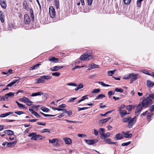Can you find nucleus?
Listing matches in <instances>:
<instances>
[{"label":"nucleus","mask_w":154,"mask_h":154,"mask_svg":"<svg viewBox=\"0 0 154 154\" xmlns=\"http://www.w3.org/2000/svg\"><path fill=\"white\" fill-rule=\"evenodd\" d=\"M154 100V94H150L148 97L146 98H143L141 102L138 104L136 110V115L140 112L143 107L146 108L148 107L152 104V102Z\"/></svg>","instance_id":"1"},{"label":"nucleus","mask_w":154,"mask_h":154,"mask_svg":"<svg viewBox=\"0 0 154 154\" xmlns=\"http://www.w3.org/2000/svg\"><path fill=\"white\" fill-rule=\"evenodd\" d=\"M122 121L123 122H128L127 127L129 128L132 127L136 121V118L135 116L132 118L131 117L124 118L122 119Z\"/></svg>","instance_id":"2"},{"label":"nucleus","mask_w":154,"mask_h":154,"mask_svg":"<svg viewBox=\"0 0 154 154\" xmlns=\"http://www.w3.org/2000/svg\"><path fill=\"white\" fill-rule=\"evenodd\" d=\"M93 58L91 54L90 53H85L84 55H82L80 57V59L82 60H90Z\"/></svg>","instance_id":"3"},{"label":"nucleus","mask_w":154,"mask_h":154,"mask_svg":"<svg viewBox=\"0 0 154 154\" xmlns=\"http://www.w3.org/2000/svg\"><path fill=\"white\" fill-rule=\"evenodd\" d=\"M20 100L22 102L26 103L28 106L31 105L32 103V102L29 98L25 97H23L22 98H20Z\"/></svg>","instance_id":"4"},{"label":"nucleus","mask_w":154,"mask_h":154,"mask_svg":"<svg viewBox=\"0 0 154 154\" xmlns=\"http://www.w3.org/2000/svg\"><path fill=\"white\" fill-rule=\"evenodd\" d=\"M49 13L51 17L54 18L55 17V9L52 7H50L49 9Z\"/></svg>","instance_id":"5"},{"label":"nucleus","mask_w":154,"mask_h":154,"mask_svg":"<svg viewBox=\"0 0 154 154\" xmlns=\"http://www.w3.org/2000/svg\"><path fill=\"white\" fill-rule=\"evenodd\" d=\"M98 140L97 139L93 140H85V141L86 143L88 145H92L97 142Z\"/></svg>","instance_id":"6"},{"label":"nucleus","mask_w":154,"mask_h":154,"mask_svg":"<svg viewBox=\"0 0 154 154\" xmlns=\"http://www.w3.org/2000/svg\"><path fill=\"white\" fill-rule=\"evenodd\" d=\"M31 19L28 14H26L24 16V22L26 24H29L30 22Z\"/></svg>","instance_id":"7"},{"label":"nucleus","mask_w":154,"mask_h":154,"mask_svg":"<svg viewBox=\"0 0 154 154\" xmlns=\"http://www.w3.org/2000/svg\"><path fill=\"white\" fill-rule=\"evenodd\" d=\"M49 141L50 143H51L54 146H57L58 144V140L57 139L49 140Z\"/></svg>","instance_id":"8"},{"label":"nucleus","mask_w":154,"mask_h":154,"mask_svg":"<svg viewBox=\"0 0 154 154\" xmlns=\"http://www.w3.org/2000/svg\"><path fill=\"white\" fill-rule=\"evenodd\" d=\"M123 138V136H122L121 134L120 133H118L114 137V139L116 140H120L122 139Z\"/></svg>","instance_id":"9"},{"label":"nucleus","mask_w":154,"mask_h":154,"mask_svg":"<svg viewBox=\"0 0 154 154\" xmlns=\"http://www.w3.org/2000/svg\"><path fill=\"white\" fill-rule=\"evenodd\" d=\"M36 80H37V83H44L45 81V80H44L43 76L36 79Z\"/></svg>","instance_id":"10"},{"label":"nucleus","mask_w":154,"mask_h":154,"mask_svg":"<svg viewBox=\"0 0 154 154\" xmlns=\"http://www.w3.org/2000/svg\"><path fill=\"white\" fill-rule=\"evenodd\" d=\"M36 134L35 133H32L30 134L28 137H31V139L33 140H36Z\"/></svg>","instance_id":"11"},{"label":"nucleus","mask_w":154,"mask_h":154,"mask_svg":"<svg viewBox=\"0 0 154 154\" xmlns=\"http://www.w3.org/2000/svg\"><path fill=\"white\" fill-rule=\"evenodd\" d=\"M14 93L10 92L6 94L5 95V97L6 99H8L9 97H12L14 96Z\"/></svg>","instance_id":"12"},{"label":"nucleus","mask_w":154,"mask_h":154,"mask_svg":"<svg viewBox=\"0 0 154 154\" xmlns=\"http://www.w3.org/2000/svg\"><path fill=\"white\" fill-rule=\"evenodd\" d=\"M0 4L2 7L3 8H5L6 7L7 5L4 0H0Z\"/></svg>","instance_id":"13"},{"label":"nucleus","mask_w":154,"mask_h":154,"mask_svg":"<svg viewBox=\"0 0 154 154\" xmlns=\"http://www.w3.org/2000/svg\"><path fill=\"white\" fill-rule=\"evenodd\" d=\"M146 82L148 87H152L154 85V83L149 80H147Z\"/></svg>","instance_id":"14"},{"label":"nucleus","mask_w":154,"mask_h":154,"mask_svg":"<svg viewBox=\"0 0 154 154\" xmlns=\"http://www.w3.org/2000/svg\"><path fill=\"white\" fill-rule=\"evenodd\" d=\"M43 94L44 93L43 92L40 91L38 92L33 93L32 94L31 96L32 97H34L37 96H40L41 95H43Z\"/></svg>","instance_id":"15"},{"label":"nucleus","mask_w":154,"mask_h":154,"mask_svg":"<svg viewBox=\"0 0 154 154\" xmlns=\"http://www.w3.org/2000/svg\"><path fill=\"white\" fill-rule=\"evenodd\" d=\"M4 132L9 135H13L14 134V132L11 130H6L4 131Z\"/></svg>","instance_id":"16"},{"label":"nucleus","mask_w":154,"mask_h":154,"mask_svg":"<svg viewBox=\"0 0 154 154\" xmlns=\"http://www.w3.org/2000/svg\"><path fill=\"white\" fill-rule=\"evenodd\" d=\"M131 79H133L135 81L138 78L137 74L131 73Z\"/></svg>","instance_id":"17"},{"label":"nucleus","mask_w":154,"mask_h":154,"mask_svg":"<svg viewBox=\"0 0 154 154\" xmlns=\"http://www.w3.org/2000/svg\"><path fill=\"white\" fill-rule=\"evenodd\" d=\"M29 110L31 112L32 114L34 115L37 118H39L40 117L39 115L36 112L34 111L32 109H29Z\"/></svg>","instance_id":"18"},{"label":"nucleus","mask_w":154,"mask_h":154,"mask_svg":"<svg viewBox=\"0 0 154 154\" xmlns=\"http://www.w3.org/2000/svg\"><path fill=\"white\" fill-rule=\"evenodd\" d=\"M122 133L125 135V137L126 138H131L132 135V134H129L128 133L125 132L124 131L122 132Z\"/></svg>","instance_id":"19"},{"label":"nucleus","mask_w":154,"mask_h":154,"mask_svg":"<svg viewBox=\"0 0 154 154\" xmlns=\"http://www.w3.org/2000/svg\"><path fill=\"white\" fill-rule=\"evenodd\" d=\"M4 15L2 11H0V19L1 22L3 23L4 22Z\"/></svg>","instance_id":"20"},{"label":"nucleus","mask_w":154,"mask_h":154,"mask_svg":"<svg viewBox=\"0 0 154 154\" xmlns=\"http://www.w3.org/2000/svg\"><path fill=\"white\" fill-rule=\"evenodd\" d=\"M13 114V112H8L2 114L0 115V117H4L6 116H8L10 115L11 114Z\"/></svg>","instance_id":"21"},{"label":"nucleus","mask_w":154,"mask_h":154,"mask_svg":"<svg viewBox=\"0 0 154 154\" xmlns=\"http://www.w3.org/2000/svg\"><path fill=\"white\" fill-rule=\"evenodd\" d=\"M65 143L66 144H69L72 143V141L69 138H64Z\"/></svg>","instance_id":"22"},{"label":"nucleus","mask_w":154,"mask_h":154,"mask_svg":"<svg viewBox=\"0 0 154 154\" xmlns=\"http://www.w3.org/2000/svg\"><path fill=\"white\" fill-rule=\"evenodd\" d=\"M40 65V64H36V65H35L33 66H32L30 68V70H32L33 69H36L39 67V66Z\"/></svg>","instance_id":"23"},{"label":"nucleus","mask_w":154,"mask_h":154,"mask_svg":"<svg viewBox=\"0 0 154 154\" xmlns=\"http://www.w3.org/2000/svg\"><path fill=\"white\" fill-rule=\"evenodd\" d=\"M23 8L27 10H28L29 8H28V5L26 1H24L23 3Z\"/></svg>","instance_id":"24"},{"label":"nucleus","mask_w":154,"mask_h":154,"mask_svg":"<svg viewBox=\"0 0 154 154\" xmlns=\"http://www.w3.org/2000/svg\"><path fill=\"white\" fill-rule=\"evenodd\" d=\"M110 119L111 118L109 117L106 119L101 120L100 122V123L102 124L105 123L106 122H107L108 121H109Z\"/></svg>","instance_id":"25"},{"label":"nucleus","mask_w":154,"mask_h":154,"mask_svg":"<svg viewBox=\"0 0 154 154\" xmlns=\"http://www.w3.org/2000/svg\"><path fill=\"white\" fill-rule=\"evenodd\" d=\"M16 103L17 104L18 107L21 109H24L26 108V106L25 105H23L21 103H20L17 101H16Z\"/></svg>","instance_id":"26"},{"label":"nucleus","mask_w":154,"mask_h":154,"mask_svg":"<svg viewBox=\"0 0 154 154\" xmlns=\"http://www.w3.org/2000/svg\"><path fill=\"white\" fill-rule=\"evenodd\" d=\"M17 143V141H14L12 142H8L7 146L8 147H11L12 145H15Z\"/></svg>","instance_id":"27"},{"label":"nucleus","mask_w":154,"mask_h":154,"mask_svg":"<svg viewBox=\"0 0 154 154\" xmlns=\"http://www.w3.org/2000/svg\"><path fill=\"white\" fill-rule=\"evenodd\" d=\"M105 97V96L104 94H101L98 95L97 96V98L95 99V100L100 99Z\"/></svg>","instance_id":"28"},{"label":"nucleus","mask_w":154,"mask_h":154,"mask_svg":"<svg viewBox=\"0 0 154 154\" xmlns=\"http://www.w3.org/2000/svg\"><path fill=\"white\" fill-rule=\"evenodd\" d=\"M127 112L125 110H123V111H121L120 114L122 117H123L125 116L127 114Z\"/></svg>","instance_id":"29"},{"label":"nucleus","mask_w":154,"mask_h":154,"mask_svg":"<svg viewBox=\"0 0 154 154\" xmlns=\"http://www.w3.org/2000/svg\"><path fill=\"white\" fill-rule=\"evenodd\" d=\"M58 60V58H55L54 57H53L51 58L49 60L50 61L54 63H57V60Z\"/></svg>","instance_id":"30"},{"label":"nucleus","mask_w":154,"mask_h":154,"mask_svg":"<svg viewBox=\"0 0 154 154\" xmlns=\"http://www.w3.org/2000/svg\"><path fill=\"white\" fill-rule=\"evenodd\" d=\"M41 109L43 111L45 112H48L50 111L49 109L44 107H42Z\"/></svg>","instance_id":"31"},{"label":"nucleus","mask_w":154,"mask_h":154,"mask_svg":"<svg viewBox=\"0 0 154 154\" xmlns=\"http://www.w3.org/2000/svg\"><path fill=\"white\" fill-rule=\"evenodd\" d=\"M116 70L115 69L113 70L110 71L108 72V74L109 76H112L113 74L116 71Z\"/></svg>","instance_id":"32"},{"label":"nucleus","mask_w":154,"mask_h":154,"mask_svg":"<svg viewBox=\"0 0 154 154\" xmlns=\"http://www.w3.org/2000/svg\"><path fill=\"white\" fill-rule=\"evenodd\" d=\"M131 73L125 75L124 76L123 78L125 79H130L131 78Z\"/></svg>","instance_id":"33"},{"label":"nucleus","mask_w":154,"mask_h":154,"mask_svg":"<svg viewBox=\"0 0 154 154\" xmlns=\"http://www.w3.org/2000/svg\"><path fill=\"white\" fill-rule=\"evenodd\" d=\"M52 108L54 110H58L59 111H63L64 112V111H66V109H59V108H55L54 107H53Z\"/></svg>","instance_id":"34"},{"label":"nucleus","mask_w":154,"mask_h":154,"mask_svg":"<svg viewBox=\"0 0 154 154\" xmlns=\"http://www.w3.org/2000/svg\"><path fill=\"white\" fill-rule=\"evenodd\" d=\"M100 91V89L99 88L95 89L91 91L92 93H97Z\"/></svg>","instance_id":"35"},{"label":"nucleus","mask_w":154,"mask_h":154,"mask_svg":"<svg viewBox=\"0 0 154 154\" xmlns=\"http://www.w3.org/2000/svg\"><path fill=\"white\" fill-rule=\"evenodd\" d=\"M17 79L13 80L12 81V82H11L12 83V84H13V85L14 84H15L16 83H17H17L19 82V81L20 80V78L19 77H17Z\"/></svg>","instance_id":"36"},{"label":"nucleus","mask_w":154,"mask_h":154,"mask_svg":"<svg viewBox=\"0 0 154 154\" xmlns=\"http://www.w3.org/2000/svg\"><path fill=\"white\" fill-rule=\"evenodd\" d=\"M58 66H56L52 67L51 68V69L53 71H55L58 70Z\"/></svg>","instance_id":"37"},{"label":"nucleus","mask_w":154,"mask_h":154,"mask_svg":"<svg viewBox=\"0 0 154 154\" xmlns=\"http://www.w3.org/2000/svg\"><path fill=\"white\" fill-rule=\"evenodd\" d=\"M98 83L99 84L103 86L108 87L110 86V85H109L106 84L102 82H99Z\"/></svg>","instance_id":"38"},{"label":"nucleus","mask_w":154,"mask_h":154,"mask_svg":"<svg viewBox=\"0 0 154 154\" xmlns=\"http://www.w3.org/2000/svg\"><path fill=\"white\" fill-rule=\"evenodd\" d=\"M105 131V129L103 128H100L99 131L100 134L102 135L104 133Z\"/></svg>","instance_id":"39"},{"label":"nucleus","mask_w":154,"mask_h":154,"mask_svg":"<svg viewBox=\"0 0 154 154\" xmlns=\"http://www.w3.org/2000/svg\"><path fill=\"white\" fill-rule=\"evenodd\" d=\"M43 77L44 78V80H45V79L47 80H48L50 79L51 78L50 76L47 75H43Z\"/></svg>","instance_id":"40"},{"label":"nucleus","mask_w":154,"mask_h":154,"mask_svg":"<svg viewBox=\"0 0 154 154\" xmlns=\"http://www.w3.org/2000/svg\"><path fill=\"white\" fill-rule=\"evenodd\" d=\"M78 137L82 138H86L87 137L86 135L83 134H79L78 135Z\"/></svg>","instance_id":"41"},{"label":"nucleus","mask_w":154,"mask_h":154,"mask_svg":"<svg viewBox=\"0 0 154 154\" xmlns=\"http://www.w3.org/2000/svg\"><path fill=\"white\" fill-rule=\"evenodd\" d=\"M54 1L56 8H58L59 6V2L58 0H54Z\"/></svg>","instance_id":"42"},{"label":"nucleus","mask_w":154,"mask_h":154,"mask_svg":"<svg viewBox=\"0 0 154 154\" xmlns=\"http://www.w3.org/2000/svg\"><path fill=\"white\" fill-rule=\"evenodd\" d=\"M126 109L128 111H131L132 110V106L129 105L127 106Z\"/></svg>","instance_id":"43"},{"label":"nucleus","mask_w":154,"mask_h":154,"mask_svg":"<svg viewBox=\"0 0 154 154\" xmlns=\"http://www.w3.org/2000/svg\"><path fill=\"white\" fill-rule=\"evenodd\" d=\"M115 91L117 92H123V90L122 88H116L115 89Z\"/></svg>","instance_id":"44"},{"label":"nucleus","mask_w":154,"mask_h":154,"mask_svg":"<svg viewBox=\"0 0 154 154\" xmlns=\"http://www.w3.org/2000/svg\"><path fill=\"white\" fill-rule=\"evenodd\" d=\"M52 75L53 76H58L60 75V73L59 72H55L53 73L52 74Z\"/></svg>","instance_id":"45"},{"label":"nucleus","mask_w":154,"mask_h":154,"mask_svg":"<svg viewBox=\"0 0 154 154\" xmlns=\"http://www.w3.org/2000/svg\"><path fill=\"white\" fill-rule=\"evenodd\" d=\"M67 85L68 86H73L75 87H76L77 86V85L76 84L72 83H67Z\"/></svg>","instance_id":"46"},{"label":"nucleus","mask_w":154,"mask_h":154,"mask_svg":"<svg viewBox=\"0 0 154 154\" xmlns=\"http://www.w3.org/2000/svg\"><path fill=\"white\" fill-rule=\"evenodd\" d=\"M105 141L106 143H108L109 144H112L111 143H112V141H111V140L109 138L105 139Z\"/></svg>","instance_id":"47"},{"label":"nucleus","mask_w":154,"mask_h":154,"mask_svg":"<svg viewBox=\"0 0 154 154\" xmlns=\"http://www.w3.org/2000/svg\"><path fill=\"white\" fill-rule=\"evenodd\" d=\"M131 0H123L124 3L125 5H128L129 4Z\"/></svg>","instance_id":"48"},{"label":"nucleus","mask_w":154,"mask_h":154,"mask_svg":"<svg viewBox=\"0 0 154 154\" xmlns=\"http://www.w3.org/2000/svg\"><path fill=\"white\" fill-rule=\"evenodd\" d=\"M131 143V142L129 141V142H128L122 143V146H128V145H129V144H130V143Z\"/></svg>","instance_id":"49"},{"label":"nucleus","mask_w":154,"mask_h":154,"mask_svg":"<svg viewBox=\"0 0 154 154\" xmlns=\"http://www.w3.org/2000/svg\"><path fill=\"white\" fill-rule=\"evenodd\" d=\"M30 13H31V17L32 18V20H33L34 19V15H33V11H32V9H30Z\"/></svg>","instance_id":"50"},{"label":"nucleus","mask_w":154,"mask_h":154,"mask_svg":"<svg viewBox=\"0 0 154 154\" xmlns=\"http://www.w3.org/2000/svg\"><path fill=\"white\" fill-rule=\"evenodd\" d=\"M149 110L151 112H152L154 110V105H152L149 107Z\"/></svg>","instance_id":"51"},{"label":"nucleus","mask_w":154,"mask_h":154,"mask_svg":"<svg viewBox=\"0 0 154 154\" xmlns=\"http://www.w3.org/2000/svg\"><path fill=\"white\" fill-rule=\"evenodd\" d=\"M64 112L67 113L69 116L71 115L72 114V112L71 111H67L66 109V111H64Z\"/></svg>","instance_id":"52"},{"label":"nucleus","mask_w":154,"mask_h":154,"mask_svg":"<svg viewBox=\"0 0 154 154\" xmlns=\"http://www.w3.org/2000/svg\"><path fill=\"white\" fill-rule=\"evenodd\" d=\"M43 130V131H42V133H44L46 132L50 133V130L48 129H44Z\"/></svg>","instance_id":"53"},{"label":"nucleus","mask_w":154,"mask_h":154,"mask_svg":"<svg viewBox=\"0 0 154 154\" xmlns=\"http://www.w3.org/2000/svg\"><path fill=\"white\" fill-rule=\"evenodd\" d=\"M15 113L18 115H20L24 113V112L22 111H18L15 112Z\"/></svg>","instance_id":"54"},{"label":"nucleus","mask_w":154,"mask_h":154,"mask_svg":"<svg viewBox=\"0 0 154 154\" xmlns=\"http://www.w3.org/2000/svg\"><path fill=\"white\" fill-rule=\"evenodd\" d=\"M42 136L40 135H36V140L39 139H42Z\"/></svg>","instance_id":"55"},{"label":"nucleus","mask_w":154,"mask_h":154,"mask_svg":"<svg viewBox=\"0 0 154 154\" xmlns=\"http://www.w3.org/2000/svg\"><path fill=\"white\" fill-rule=\"evenodd\" d=\"M88 107H84L81 108H79L78 109V111H80L81 110H85L86 109H87L88 108Z\"/></svg>","instance_id":"56"},{"label":"nucleus","mask_w":154,"mask_h":154,"mask_svg":"<svg viewBox=\"0 0 154 154\" xmlns=\"http://www.w3.org/2000/svg\"><path fill=\"white\" fill-rule=\"evenodd\" d=\"M43 115L45 117H53L54 116L56 115H49V114H43Z\"/></svg>","instance_id":"57"},{"label":"nucleus","mask_w":154,"mask_h":154,"mask_svg":"<svg viewBox=\"0 0 154 154\" xmlns=\"http://www.w3.org/2000/svg\"><path fill=\"white\" fill-rule=\"evenodd\" d=\"M66 106V105L64 104H63L61 105H60L58 107L60 108H64Z\"/></svg>","instance_id":"58"},{"label":"nucleus","mask_w":154,"mask_h":154,"mask_svg":"<svg viewBox=\"0 0 154 154\" xmlns=\"http://www.w3.org/2000/svg\"><path fill=\"white\" fill-rule=\"evenodd\" d=\"M77 99L76 97H73L70 100L68 101V102H73L74 101V100Z\"/></svg>","instance_id":"59"},{"label":"nucleus","mask_w":154,"mask_h":154,"mask_svg":"<svg viewBox=\"0 0 154 154\" xmlns=\"http://www.w3.org/2000/svg\"><path fill=\"white\" fill-rule=\"evenodd\" d=\"M83 85L82 83H80L78 86V87L79 89H80L83 87Z\"/></svg>","instance_id":"60"},{"label":"nucleus","mask_w":154,"mask_h":154,"mask_svg":"<svg viewBox=\"0 0 154 154\" xmlns=\"http://www.w3.org/2000/svg\"><path fill=\"white\" fill-rule=\"evenodd\" d=\"M142 72L144 73H145V74H147L148 75V74H149V72L148 71L145 70L142 71Z\"/></svg>","instance_id":"61"},{"label":"nucleus","mask_w":154,"mask_h":154,"mask_svg":"<svg viewBox=\"0 0 154 154\" xmlns=\"http://www.w3.org/2000/svg\"><path fill=\"white\" fill-rule=\"evenodd\" d=\"M115 94V91H110L108 92V95H114Z\"/></svg>","instance_id":"62"},{"label":"nucleus","mask_w":154,"mask_h":154,"mask_svg":"<svg viewBox=\"0 0 154 154\" xmlns=\"http://www.w3.org/2000/svg\"><path fill=\"white\" fill-rule=\"evenodd\" d=\"M94 134L96 136H97L98 134V131L96 129L94 130Z\"/></svg>","instance_id":"63"},{"label":"nucleus","mask_w":154,"mask_h":154,"mask_svg":"<svg viewBox=\"0 0 154 154\" xmlns=\"http://www.w3.org/2000/svg\"><path fill=\"white\" fill-rule=\"evenodd\" d=\"M88 4L89 5H91L92 3L93 0H87Z\"/></svg>","instance_id":"64"}]
</instances>
